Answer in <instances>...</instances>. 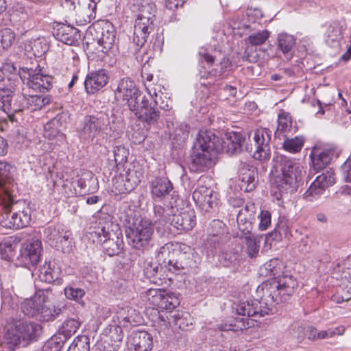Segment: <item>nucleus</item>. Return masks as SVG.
I'll use <instances>...</instances> for the list:
<instances>
[{
	"label": "nucleus",
	"instance_id": "1",
	"mask_svg": "<svg viewBox=\"0 0 351 351\" xmlns=\"http://www.w3.org/2000/svg\"><path fill=\"white\" fill-rule=\"evenodd\" d=\"M265 275L273 278L263 282L256 289L261 298L239 302L235 309L239 314L252 316L254 319L268 315L273 303L288 300L298 287L297 279L292 275L282 271V264L278 259L270 260L264 265Z\"/></svg>",
	"mask_w": 351,
	"mask_h": 351
},
{
	"label": "nucleus",
	"instance_id": "2",
	"mask_svg": "<svg viewBox=\"0 0 351 351\" xmlns=\"http://www.w3.org/2000/svg\"><path fill=\"white\" fill-rule=\"evenodd\" d=\"M272 183L281 195L295 192L302 181L304 170L296 160L277 154L273 159Z\"/></svg>",
	"mask_w": 351,
	"mask_h": 351
},
{
	"label": "nucleus",
	"instance_id": "3",
	"mask_svg": "<svg viewBox=\"0 0 351 351\" xmlns=\"http://www.w3.org/2000/svg\"><path fill=\"white\" fill-rule=\"evenodd\" d=\"M129 244L134 249L147 250L152 246L154 224L149 219L136 217L134 211L128 209L121 216Z\"/></svg>",
	"mask_w": 351,
	"mask_h": 351
},
{
	"label": "nucleus",
	"instance_id": "4",
	"mask_svg": "<svg viewBox=\"0 0 351 351\" xmlns=\"http://www.w3.org/2000/svg\"><path fill=\"white\" fill-rule=\"evenodd\" d=\"M47 296L43 291L40 290L30 298L24 300L21 304V309L28 317H38L43 322L52 321L59 316L62 309L58 307H47Z\"/></svg>",
	"mask_w": 351,
	"mask_h": 351
},
{
	"label": "nucleus",
	"instance_id": "5",
	"mask_svg": "<svg viewBox=\"0 0 351 351\" xmlns=\"http://www.w3.org/2000/svg\"><path fill=\"white\" fill-rule=\"evenodd\" d=\"M109 124V118L106 114L99 113L86 116L77 129L79 138L82 142H93L97 136L108 134Z\"/></svg>",
	"mask_w": 351,
	"mask_h": 351
},
{
	"label": "nucleus",
	"instance_id": "6",
	"mask_svg": "<svg viewBox=\"0 0 351 351\" xmlns=\"http://www.w3.org/2000/svg\"><path fill=\"white\" fill-rule=\"evenodd\" d=\"M16 88H0V109L4 111L12 122L15 121L14 114L24 110L25 94L16 95Z\"/></svg>",
	"mask_w": 351,
	"mask_h": 351
},
{
	"label": "nucleus",
	"instance_id": "7",
	"mask_svg": "<svg viewBox=\"0 0 351 351\" xmlns=\"http://www.w3.org/2000/svg\"><path fill=\"white\" fill-rule=\"evenodd\" d=\"M143 171L139 165H132L120 173L113 181V187L116 193H128L132 191L141 182Z\"/></svg>",
	"mask_w": 351,
	"mask_h": 351
},
{
	"label": "nucleus",
	"instance_id": "8",
	"mask_svg": "<svg viewBox=\"0 0 351 351\" xmlns=\"http://www.w3.org/2000/svg\"><path fill=\"white\" fill-rule=\"evenodd\" d=\"M143 297L154 308L161 310H172L180 304L176 293L160 289L151 288L145 292Z\"/></svg>",
	"mask_w": 351,
	"mask_h": 351
},
{
	"label": "nucleus",
	"instance_id": "9",
	"mask_svg": "<svg viewBox=\"0 0 351 351\" xmlns=\"http://www.w3.org/2000/svg\"><path fill=\"white\" fill-rule=\"evenodd\" d=\"M271 131L266 128H259L252 131L249 134V139L252 138L254 143L255 150L253 157L260 161L269 160L271 154L270 141Z\"/></svg>",
	"mask_w": 351,
	"mask_h": 351
},
{
	"label": "nucleus",
	"instance_id": "10",
	"mask_svg": "<svg viewBox=\"0 0 351 351\" xmlns=\"http://www.w3.org/2000/svg\"><path fill=\"white\" fill-rule=\"evenodd\" d=\"M106 235L104 236L101 246L103 250L110 256L118 255L123 247L121 230L119 226L112 221L107 222Z\"/></svg>",
	"mask_w": 351,
	"mask_h": 351
},
{
	"label": "nucleus",
	"instance_id": "11",
	"mask_svg": "<svg viewBox=\"0 0 351 351\" xmlns=\"http://www.w3.org/2000/svg\"><path fill=\"white\" fill-rule=\"evenodd\" d=\"M178 258L169 261V270L180 271L189 267H195L201 261V258L191 246L184 243L178 245Z\"/></svg>",
	"mask_w": 351,
	"mask_h": 351
},
{
	"label": "nucleus",
	"instance_id": "12",
	"mask_svg": "<svg viewBox=\"0 0 351 351\" xmlns=\"http://www.w3.org/2000/svg\"><path fill=\"white\" fill-rule=\"evenodd\" d=\"M41 69H27L21 73V78L23 84L29 89L44 92L49 90L52 86V77L40 73Z\"/></svg>",
	"mask_w": 351,
	"mask_h": 351
},
{
	"label": "nucleus",
	"instance_id": "13",
	"mask_svg": "<svg viewBox=\"0 0 351 351\" xmlns=\"http://www.w3.org/2000/svg\"><path fill=\"white\" fill-rule=\"evenodd\" d=\"M219 152L197 149L193 146L191 154L190 169L195 172H204L215 164L216 155Z\"/></svg>",
	"mask_w": 351,
	"mask_h": 351
},
{
	"label": "nucleus",
	"instance_id": "14",
	"mask_svg": "<svg viewBox=\"0 0 351 351\" xmlns=\"http://www.w3.org/2000/svg\"><path fill=\"white\" fill-rule=\"evenodd\" d=\"M122 327L117 323L108 326L104 331V336L99 345L101 350L117 351L120 348L123 338Z\"/></svg>",
	"mask_w": 351,
	"mask_h": 351
},
{
	"label": "nucleus",
	"instance_id": "15",
	"mask_svg": "<svg viewBox=\"0 0 351 351\" xmlns=\"http://www.w3.org/2000/svg\"><path fill=\"white\" fill-rule=\"evenodd\" d=\"M15 201L12 195L4 187L3 194L1 195V202L3 207L0 224L5 228L16 230V217L17 214L14 211Z\"/></svg>",
	"mask_w": 351,
	"mask_h": 351
},
{
	"label": "nucleus",
	"instance_id": "16",
	"mask_svg": "<svg viewBox=\"0 0 351 351\" xmlns=\"http://www.w3.org/2000/svg\"><path fill=\"white\" fill-rule=\"evenodd\" d=\"M42 250L40 240L28 241L22 245L18 258L25 267L34 266L40 261Z\"/></svg>",
	"mask_w": 351,
	"mask_h": 351
},
{
	"label": "nucleus",
	"instance_id": "17",
	"mask_svg": "<svg viewBox=\"0 0 351 351\" xmlns=\"http://www.w3.org/2000/svg\"><path fill=\"white\" fill-rule=\"evenodd\" d=\"M193 199L199 208L205 212L217 206L218 194L204 185L198 186L193 193Z\"/></svg>",
	"mask_w": 351,
	"mask_h": 351
},
{
	"label": "nucleus",
	"instance_id": "18",
	"mask_svg": "<svg viewBox=\"0 0 351 351\" xmlns=\"http://www.w3.org/2000/svg\"><path fill=\"white\" fill-rule=\"evenodd\" d=\"M115 98L125 101L128 105L138 101L140 92L134 81L129 77L121 79L114 90Z\"/></svg>",
	"mask_w": 351,
	"mask_h": 351
},
{
	"label": "nucleus",
	"instance_id": "19",
	"mask_svg": "<svg viewBox=\"0 0 351 351\" xmlns=\"http://www.w3.org/2000/svg\"><path fill=\"white\" fill-rule=\"evenodd\" d=\"M116 31L113 25L110 22L104 23L101 28V36L97 39L98 48L97 50L101 51L102 58L106 56H110L113 53V48L115 46Z\"/></svg>",
	"mask_w": 351,
	"mask_h": 351
},
{
	"label": "nucleus",
	"instance_id": "20",
	"mask_svg": "<svg viewBox=\"0 0 351 351\" xmlns=\"http://www.w3.org/2000/svg\"><path fill=\"white\" fill-rule=\"evenodd\" d=\"M129 108L138 119L149 125L156 123L160 117L159 111L149 105L148 100L145 97L141 104L138 101L130 104Z\"/></svg>",
	"mask_w": 351,
	"mask_h": 351
},
{
	"label": "nucleus",
	"instance_id": "21",
	"mask_svg": "<svg viewBox=\"0 0 351 351\" xmlns=\"http://www.w3.org/2000/svg\"><path fill=\"white\" fill-rule=\"evenodd\" d=\"M142 322L143 317L139 312L128 306H119L112 318L113 323H117L123 327H128L130 325H139Z\"/></svg>",
	"mask_w": 351,
	"mask_h": 351
},
{
	"label": "nucleus",
	"instance_id": "22",
	"mask_svg": "<svg viewBox=\"0 0 351 351\" xmlns=\"http://www.w3.org/2000/svg\"><path fill=\"white\" fill-rule=\"evenodd\" d=\"M152 20L146 18L136 17L134 25L133 43L136 45V50L141 48L147 41V38L153 29Z\"/></svg>",
	"mask_w": 351,
	"mask_h": 351
},
{
	"label": "nucleus",
	"instance_id": "23",
	"mask_svg": "<svg viewBox=\"0 0 351 351\" xmlns=\"http://www.w3.org/2000/svg\"><path fill=\"white\" fill-rule=\"evenodd\" d=\"M193 146L215 152L221 150V139L209 130H200L197 135Z\"/></svg>",
	"mask_w": 351,
	"mask_h": 351
},
{
	"label": "nucleus",
	"instance_id": "24",
	"mask_svg": "<svg viewBox=\"0 0 351 351\" xmlns=\"http://www.w3.org/2000/svg\"><path fill=\"white\" fill-rule=\"evenodd\" d=\"M109 78L108 71L106 69L89 73L84 81L86 91L88 94H94L108 84Z\"/></svg>",
	"mask_w": 351,
	"mask_h": 351
},
{
	"label": "nucleus",
	"instance_id": "25",
	"mask_svg": "<svg viewBox=\"0 0 351 351\" xmlns=\"http://www.w3.org/2000/svg\"><path fill=\"white\" fill-rule=\"evenodd\" d=\"M129 349L134 351H149L153 347V338L146 331H134L128 339Z\"/></svg>",
	"mask_w": 351,
	"mask_h": 351
},
{
	"label": "nucleus",
	"instance_id": "26",
	"mask_svg": "<svg viewBox=\"0 0 351 351\" xmlns=\"http://www.w3.org/2000/svg\"><path fill=\"white\" fill-rule=\"evenodd\" d=\"M256 169L253 166L241 162L239 167V185L245 192L253 191L256 186Z\"/></svg>",
	"mask_w": 351,
	"mask_h": 351
},
{
	"label": "nucleus",
	"instance_id": "27",
	"mask_svg": "<svg viewBox=\"0 0 351 351\" xmlns=\"http://www.w3.org/2000/svg\"><path fill=\"white\" fill-rule=\"evenodd\" d=\"M53 36L58 40L68 45H76L80 39V31L66 24L58 25L53 32Z\"/></svg>",
	"mask_w": 351,
	"mask_h": 351
},
{
	"label": "nucleus",
	"instance_id": "28",
	"mask_svg": "<svg viewBox=\"0 0 351 351\" xmlns=\"http://www.w3.org/2000/svg\"><path fill=\"white\" fill-rule=\"evenodd\" d=\"M333 152L330 149L314 147L310 155L313 170L318 172L324 169L330 163Z\"/></svg>",
	"mask_w": 351,
	"mask_h": 351
},
{
	"label": "nucleus",
	"instance_id": "29",
	"mask_svg": "<svg viewBox=\"0 0 351 351\" xmlns=\"http://www.w3.org/2000/svg\"><path fill=\"white\" fill-rule=\"evenodd\" d=\"M171 182L167 178H156L150 182V190L154 200H161L173 191Z\"/></svg>",
	"mask_w": 351,
	"mask_h": 351
},
{
	"label": "nucleus",
	"instance_id": "30",
	"mask_svg": "<svg viewBox=\"0 0 351 351\" xmlns=\"http://www.w3.org/2000/svg\"><path fill=\"white\" fill-rule=\"evenodd\" d=\"M171 224L178 230L189 231L193 228L196 224L195 212L192 210L175 213Z\"/></svg>",
	"mask_w": 351,
	"mask_h": 351
},
{
	"label": "nucleus",
	"instance_id": "31",
	"mask_svg": "<svg viewBox=\"0 0 351 351\" xmlns=\"http://www.w3.org/2000/svg\"><path fill=\"white\" fill-rule=\"evenodd\" d=\"M245 138L242 134L237 132L226 133V139L221 143V149H226L230 154H237L241 152Z\"/></svg>",
	"mask_w": 351,
	"mask_h": 351
},
{
	"label": "nucleus",
	"instance_id": "32",
	"mask_svg": "<svg viewBox=\"0 0 351 351\" xmlns=\"http://www.w3.org/2000/svg\"><path fill=\"white\" fill-rule=\"evenodd\" d=\"M295 42L296 39L293 35L285 32L278 35L277 48L287 60H290L294 56Z\"/></svg>",
	"mask_w": 351,
	"mask_h": 351
},
{
	"label": "nucleus",
	"instance_id": "33",
	"mask_svg": "<svg viewBox=\"0 0 351 351\" xmlns=\"http://www.w3.org/2000/svg\"><path fill=\"white\" fill-rule=\"evenodd\" d=\"M169 138L173 141V143L181 145L189 137V128L187 124L184 123H168Z\"/></svg>",
	"mask_w": 351,
	"mask_h": 351
},
{
	"label": "nucleus",
	"instance_id": "34",
	"mask_svg": "<svg viewBox=\"0 0 351 351\" xmlns=\"http://www.w3.org/2000/svg\"><path fill=\"white\" fill-rule=\"evenodd\" d=\"M16 230L27 227L31 221V208L24 200H16L15 208Z\"/></svg>",
	"mask_w": 351,
	"mask_h": 351
},
{
	"label": "nucleus",
	"instance_id": "35",
	"mask_svg": "<svg viewBox=\"0 0 351 351\" xmlns=\"http://www.w3.org/2000/svg\"><path fill=\"white\" fill-rule=\"evenodd\" d=\"M73 5V9H77V12L84 17V21L89 22L92 19L95 17V12L97 9V3L95 0H74L71 1Z\"/></svg>",
	"mask_w": 351,
	"mask_h": 351
},
{
	"label": "nucleus",
	"instance_id": "36",
	"mask_svg": "<svg viewBox=\"0 0 351 351\" xmlns=\"http://www.w3.org/2000/svg\"><path fill=\"white\" fill-rule=\"evenodd\" d=\"M16 330L18 331L25 345L29 343V341L37 336L40 330V326L38 324L31 322H22L18 323L16 326Z\"/></svg>",
	"mask_w": 351,
	"mask_h": 351
},
{
	"label": "nucleus",
	"instance_id": "37",
	"mask_svg": "<svg viewBox=\"0 0 351 351\" xmlns=\"http://www.w3.org/2000/svg\"><path fill=\"white\" fill-rule=\"evenodd\" d=\"M230 66L229 58L223 57L216 67L212 69L208 72H204L200 74L201 79H206L208 80V84L211 85L215 84V82L221 79L227 71V69Z\"/></svg>",
	"mask_w": 351,
	"mask_h": 351
},
{
	"label": "nucleus",
	"instance_id": "38",
	"mask_svg": "<svg viewBox=\"0 0 351 351\" xmlns=\"http://www.w3.org/2000/svg\"><path fill=\"white\" fill-rule=\"evenodd\" d=\"M178 209L172 205H154V223L160 225H165L168 223H171L172 217Z\"/></svg>",
	"mask_w": 351,
	"mask_h": 351
},
{
	"label": "nucleus",
	"instance_id": "39",
	"mask_svg": "<svg viewBox=\"0 0 351 351\" xmlns=\"http://www.w3.org/2000/svg\"><path fill=\"white\" fill-rule=\"evenodd\" d=\"M61 126L59 118L52 119L45 125L44 136L49 140L56 139L58 144L62 143L65 136L60 131Z\"/></svg>",
	"mask_w": 351,
	"mask_h": 351
},
{
	"label": "nucleus",
	"instance_id": "40",
	"mask_svg": "<svg viewBox=\"0 0 351 351\" xmlns=\"http://www.w3.org/2000/svg\"><path fill=\"white\" fill-rule=\"evenodd\" d=\"M343 29V25L341 23L332 22L328 25L325 32L326 43L333 47H339Z\"/></svg>",
	"mask_w": 351,
	"mask_h": 351
},
{
	"label": "nucleus",
	"instance_id": "41",
	"mask_svg": "<svg viewBox=\"0 0 351 351\" xmlns=\"http://www.w3.org/2000/svg\"><path fill=\"white\" fill-rule=\"evenodd\" d=\"M51 97L44 95H26L24 103V110L30 111L41 110L43 107L51 103Z\"/></svg>",
	"mask_w": 351,
	"mask_h": 351
},
{
	"label": "nucleus",
	"instance_id": "42",
	"mask_svg": "<svg viewBox=\"0 0 351 351\" xmlns=\"http://www.w3.org/2000/svg\"><path fill=\"white\" fill-rule=\"evenodd\" d=\"M112 221L110 216L108 215L105 217H101L99 219L98 224L93 230L89 231L87 234V237L93 243L101 244L104 239V236L106 235L107 232V222Z\"/></svg>",
	"mask_w": 351,
	"mask_h": 351
},
{
	"label": "nucleus",
	"instance_id": "43",
	"mask_svg": "<svg viewBox=\"0 0 351 351\" xmlns=\"http://www.w3.org/2000/svg\"><path fill=\"white\" fill-rule=\"evenodd\" d=\"M238 304L239 303H237V304ZM236 305H237V304H235L234 306L233 307V308L234 309L235 312L237 313L238 315H241L243 317L236 318V323L234 324V326L236 327V328H233V325L232 324H225L219 325L218 326V328H219V330L220 331L243 330L244 328H250V327L253 326H254V322H253L254 321H255V322L258 321V319H254L252 316H249L248 317L247 315H244L238 313L237 312L236 309H235Z\"/></svg>",
	"mask_w": 351,
	"mask_h": 351
},
{
	"label": "nucleus",
	"instance_id": "44",
	"mask_svg": "<svg viewBox=\"0 0 351 351\" xmlns=\"http://www.w3.org/2000/svg\"><path fill=\"white\" fill-rule=\"evenodd\" d=\"M82 321L78 318H68L64 320L61 327L58 330V336L64 340H67L72 337L79 329L82 324Z\"/></svg>",
	"mask_w": 351,
	"mask_h": 351
},
{
	"label": "nucleus",
	"instance_id": "45",
	"mask_svg": "<svg viewBox=\"0 0 351 351\" xmlns=\"http://www.w3.org/2000/svg\"><path fill=\"white\" fill-rule=\"evenodd\" d=\"M15 171L14 166L0 160V187L3 186L6 182L11 183Z\"/></svg>",
	"mask_w": 351,
	"mask_h": 351
},
{
	"label": "nucleus",
	"instance_id": "46",
	"mask_svg": "<svg viewBox=\"0 0 351 351\" xmlns=\"http://www.w3.org/2000/svg\"><path fill=\"white\" fill-rule=\"evenodd\" d=\"M245 243L246 245V253L250 258L257 256L260 248V239L256 234H248L245 236Z\"/></svg>",
	"mask_w": 351,
	"mask_h": 351
},
{
	"label": "nucleus",
	"instance_id": "47",
	"mask_svg": "<svg viewBox=\"0 0 351 351\" xmlns=\"http://www.w3.org/2000/svg\"><path fill=\"white\" fill-rule=\"evenodd\" d=\"M17 244L15 239L8 238L3 242L0 243V254L1 258L5 260H10L14 256V252L16 250Z\"/></svg>",
	"mask_w": 351,
	"mask_h": 351
},
{
	"label": "nucleus",
	"instance_id": "48",
	"mask_svg": "<svg viewBox=\"0 0 351 351\" xmlns=\"http://www.w3.org/2000/svg\"><path fill=\"white\" fill-rule=\"evenodd\" d=\"M156 8L155 4L149 0H143L138 8V13L136 17L146 18L154 21Z\"/></svg>",
	"mask_w": 351,
	"mask_h": 351
},
{
	"label": "nucleus",
	"instance_id": "49",
	"mask_svg": "<svg viewBox=\"0 0 351 351\" xmlns=\"http://www.w3.org/2000/svg\"><path fill=\"white\" fill-rule=\"evenodd\" d=\"M224 223L220 220H213L210 224L211 237L208 242H213L212 247L216 248L219 242V234L223 233Z\"/></svg>",
	"mask_w": 351,
	"mask_h": 351
},
{
	"label": "nucleus",
	"instance_id": "50",
	"mask_svg": "<svg viewBox=\"0 0 351 351\" xmlns=\"http://www.w3.org/2000/svg\"><path fill=\"white\" fill-rule=\"evenodd\" d=\"M147 90L149 95L153 98L156 106H158L161 109L166 111L171 108V101L166 95H164L162 93L158 94L156 92V90L154 91L149 88H147Z\"/></svg>",
	"mask_w": 351,
	"mask_h": 351
},
{
	"label": "nucleus",
	"instance_id": "51",
	"mask_svg": "<svg viewBox=\"0 0 351 351\" xmlns=\"http://www.w3.org/2000/svg\"><path fill=\"white\" fill-rule=\"evenodd\" d=\"M39 279L45 282L51 283L58 278L57 272L51 267L50 263H45L38 271Z\"/></svg>",
	"mask_w": 351,
	"mask_h": 351
},
{
	"label": "nucleus",
	"instance_id": "52",
	"mask_svg": "<svg viewBox=\"0 0 351 351\" xmlns=\"http://www.w3.org/2000/svg\"><path fill=\"white\" fill-rule=\"evenodd\" d=\"M97 179L91 172L84 173L82 177L78 180L77 186L82 189L88 187V191H91L97 188Z\"/></svg>",
	"mask_w": 351,
	"mask_h": 351
},
{
	"label": "nucleus",
	"instance_id": "53",
	"mask_svg": "<svg viewBox=\"0 0 351 351\" xmlns=\"http://www.w3.org/2000/svg\"><path fill=\"white\" fill-rule=\"evenodd\" d=\"M173 318V322L176 326H177L179 328L183 330H190L191 326H192V318L190 315L187 313H184L180 314L179 313H176L172 315Z\"/></svg>",
	"mask_w": 351,
	"mask_h": 351
},
{
	"label": "nucleus",
	"instance_id": "54",
	"mask_svg": "<svg viewBox=\"0 0 351 351\" xmlns=\"http://www.w3.org/2000/svg\"><path fill=\"white\" fill-rule=\"evenodd\" d=\"M15 40V33L10 28L0 30V47L3 49H9Z\"/></svg>",
	"mask_w": 351,
	"mask_h": 351
},
{
	"label": "nucleus",
	"instance_id": "55",
	"mask_svg": "<svg viewBox=\"0 0 351 351\" xmlns=\"http://www.w3.org/2000/svg\"><path fill=\"white\" fill-rule=\"evenodd\" d=\"M237 223L239 230L241 232V237L245 238L248 234H254L251 232L252 223L245 218L243 210H241L237 215Z\"/></svg>",
	"mask_w": 351,
	"mask_h": 351
},
{
	"label": "nucleus",
	"instance_id": "56",
	"mask_svg": "<svg viewBox=\"0 0 351 351\" xmlns=\"http://www.w3.org/2000/svg\"><path fill=\"white\" fill-rule=\"evenodd\" d=\"M67 351H90L89 338L86 335L77 336Z\"/></svg>",
	"mask_w": 351,
	"mask_h": 351
},
{
	"label": "nucleus",
	"instance_id": "57",
	"mask_svg": "<svg viewBox=\"0 0 351 351\" xmlns=\"http://www.w3.org/2000/svg\"><path fill=\"white\" fill-rule=\"evenodd\" d=\"M5 341L8 348L13 350L21 343L23 340L14 327V328L8 330L5 335Z\"/></svg>",
	"mask_w": 351,
	"mask_h": 351
},
{
	"label": "nucleus",
	"instance_id": "58",
	"mask_svg": "<svg viewBox=\"0 0 351 351\" xmlns=\"http://www.w3.org/2000/svg\"><path fill=\"white\" fill-rule=\"evenodd\" d=\"M304 145V140L301 137H295L287 138L284 141L283 148L291 153H297L300 152Z\"/></svg>",
	"mask_w": 351,
	"mask_h": 351
},
{
	"label": "nucleus",
	"instance_id": "59",
	"mask_svg": "<svg viewBox=\"0 0 351 351\" xmlns=\"http://www.w3.org/2000/svg\"><path fill=\"white\" fill-rule=\"evenodd\" d=\"M313 182L325 190L327 187L335 183L334 173L331 171H327L318 176Z\"/></svg>",
	"mask_w": 351,
	"mask_h": 351
},
{
	"label": "nucleus",
	"instance_id": "60",
	"mask_svg": "<svg viewBox=\"0 0 351 351\" xmlns=\"http://www.w3.org/2000/svg\"><path fill=\"white\" fill-rule=\"evenodd\" d=\"M324 191L325 190L313 182L304 193L303 196L306 201L313 202L317 199L323 194Z\"/></svg>",
	"mask_w": 351,
	"mask_h": 351
},
{
	"label": "nucleus",
	"instance_id": "61",
	"mask_svg": "<svg viewBox=\"0 0 351 351\" xmlns=\"http://www.w3.org/2000/svg\"><path fill=\"white\" fill-rule=\"evenodd\" d=\"M269 32L267 30L260 31L250 35L246 42L252 45H261L265 43L269 37Z\"/></svg>",
	"mask_w": 351,
	"mask_h": 351
},
{
	"label": "nucleus",
	"instance_id": "62",
	"mask_svg": "<svg viewBox=\"0 0 351 351\" xmlns=\"http://www.w3.org/2000/svg\"><path fill=\"white\" fill-rule=\"evenodd\" d=\"M48 237L50 240L55 241L56 243H63L64 242L69 240L70 237V233L68 232H60L56 228L49 227L47 230Z\"/></svg>",
	"mask_w": 351,
	"mask_h": 351
},
{
	"label": "nucleus",
	"instance_id": "63",
	"mask_svg": "<svg viewBox=\"0 0 351 351\" xmlns=\"http://www.w3.org/2000/svg\"><path fill=\"white\" fill-rule=\"evenodd\" d=\"M65 340L58 335L53 336L43 347V351H61Z\"/></svg>",
	"mask_w": 351,
	"mask_h": 351
},
{
	"label": "nucleus",
	"instance_id": "64",
	"mask_svg": "<svg viewBox=\"0 0 351 351\" xmlns=\"http://www.w3.org/2000/svg\"><path fill=\"white\" fill-rule=\"evenodd\" d=\"M64 294L66 298L81 303L82 298L85 295V291L80 288L67 287L64 289Z\"/></svg>",
	"mask_w": 351,
	"mask_h": 351
}]
</instances>
